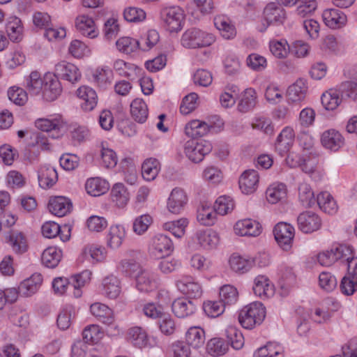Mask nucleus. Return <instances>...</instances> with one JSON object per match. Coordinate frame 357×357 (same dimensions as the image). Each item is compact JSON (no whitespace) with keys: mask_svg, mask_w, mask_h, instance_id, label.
Masks as SVG:
<instances>
[{"mask_svg":"<svg viewBox=\"0 0 357 357\" xmlns=\"http://www.w3.org/2000/svg\"><path fill=\"white\" fill-rule=\"evenodd\" d=\"M266 307L258 301L245 306L238 314V321L243 328L252 329L261 324L266 317Z\"/></svg>","mask_w":357,"mask_h":357,"instance_id":"1","label":"nucleus"},{"mask_svg":"<svg viewBox=\"0 0 357 357\" xmlns=\"http://www.w3.org/2000/svg\"><path fill=\"white\" fill-rule=\"evenodd\" d=\"M215 40V36L199 29L192 27L187 29L182 35L181 45L189 49L203 48L211 45Z\"/></svg>","mask_w":357,"mask_h":357,"instance_id":"2","label":"nucleus"},{"mask_svg":"<svg viewBox=\"0 0 357 357\" xmlns=\"http://www.w3.org/2000/svg\"><path fill=\"white\" fill-rule=\"evenodd\" d=\"M160 17L167 30L169 32H178L184 23L185 13L180 6H169L161 10Z\"/></svg>","mask_w":357,"mask_h":357,"instance_id":"3","label":"nucleus"},{"mask_svg":"<svg viewBox=\"0 0 357 357\" xmlns=\"http://www.w3.org/2000/svg\"><path fill=\"white\" fill-rule=\"evenodd\" d=\"M174 250V245L169 237L165 234H157L150 241L149 254L155 259L169 256Z\"/></svg>","mask_w":357,"mask_h":357,"instance_id":"4","label":"nucleus"},{"mask_svg":"<svg viewBox=\"0 0 357 357\" xmlns=\"http://www.w3.org/2000/svg\"><path fill=\"white\" fill-rule=\"evenodd\" d=\"M213 146L210 142L201 139L199 141H188L185 146L187 157L194 162L202 161L204 156L212 151Z\"/></svg>","mask_w":357,"mask_h":357,"instance_id":"5","label":"nucleus"},{"mask_svg":"<svg viewBox=\"0 0 357 357\" xmlns=\"http://www.w3.org/2000/svg\"><path fill=\"white\" fill-rule=\"evenodd\" d=\"M273 234L282 250L287 251L291 249L295 234L292 225L286 222H279L274 227Z\"/></svg>","mask_w":357,"mask_h":357,"instance_id":"6","label":"nucleus"},{"mask_svg":"<svg viewBox=\"0 0 357 357\" xmlns=\"http://www.w3.org/2000/svg\"><path fill=\"white\" fill-rule=\"evenodd\" d=\"M298 229L303 233L309 234L319 230L321 226L320 217L312 211H305L297 218Z\"/></svg>","mask_w":357,"mask_h":357,"instance_id":"7","label":"nucleus"},{"mask_svg":"<svg viewBox=\"0 0 357 357\" xmlns=\"http://www.w3.org/2000/svg\"><path fill=\"white\" fill-rule=\"evenodd\" d=\"M54 75L58 79L60 78L71 83L77 82L81 77L78 68L75 65L64 61L55 66Z\"/></svg>","mask_w":357,"mask_h":357,"instance_id":"8","label":"nucleus"},{"mask_svg":"<svg viewBox=\"0 0 357 357\" xmlns=\"http://www.w3.org/2000/svg\"><path fill=\"white\" fill-rule=\"evenodd\" d=\"M196 303L188 297L178 298L172 303L173 313L178 318H185L193 314L196 310Z\"/></svg>","mask_w":357,"mask_h":357,"instance_id":"9","label":"nucleus"},{"mask_svg":"<svg viewBox=\"0 0 357 357\" xmlns=\"http://www.w3.org/2000/svg\"><path fill=\"white\" fill-rule=\"evenodd\" d=\"M42 233L45 237L49 238L59 236L63 242H66L70 239V228L67 225L61 227L54 222H47L42 226Z\"/></svg>","mask_w":357,"mask_h":357,"instance_id":"10","label":"nucleus"},{"mask_svg":"<svg viewBox=\"0 0 357 357\" xmlns=\"http://www.w3.org/2000/svg\"><path fill=\"white\" fill-rule=\"evenodd\" d=\"M43 96L47 101H54L61 94L62 88L59 80L54 75H46L44 77Z\"/></svg>","mask_w":357,"mask_h":357,"instance_id":"11","label":"nucleus"},{"mask_svg":"<svg viewBox=\"0 0 357 357\" xmlns=\"http://www.w3.org/2000/svg\"><path fill=\"white\" fill-rule=\"evenodd\" d=\"M234 231L236 234L241 236H257L261 232V226L256 220L244 219L235 224Z\"/></svg>","mask_w":357,"mask_h":357,"instance_id":"12","label":"nucleus"},{"mask_svg":"<svg viewBox=\"0 0 357 357\" xmlns=\"http://www.w3.org/2000/svg\"><path fill=\"white\" fill-rule=\"evenodd\" d=\"M259 174L254 169L245 170L239 178V188L246 195L253 193L257 188Z\"/></svg>","mask_w":357,"mask_h":357,"instance_id":"13","label":"nucleus"},{"mask_svg":"<svg viewBox=\"0 0 357 357\" xmlns=\"http://www.w3.org/2000/svg\"><path fill=\"white\" fill-rule=\"evenodd\" d=\"M188 201L185 191L179 188L172 190L167 202V208L172 213H179Z\"/></svg>","mask_w":357,"mask_h":357,"instance_id":"14","label":"nucleus"},{"mask_svg":"<svg viewBox=\"0 0 357 357\" xmlns=\"http://www.w3.org/2000/svg\"><path fill=\"white\" fill-rule=\"evenodd\" d=\"M321 142L326 149L336 151L344 145V139L340 132L331 129L323 132Z\"/></svg>","mask_w":357,"mask_h":357,"instance_id":"15","label":"nucleus"},{"mask_svg":"<svg viewBox=\"0 0 357 357\" xmlns=\"http://www.w3.org/2000/svg\"><path fill=\"white\" fill-rule=\"evenodd\" d=\"M49 211L58 217H63L70 212L73 204L70 199L64 197L52 198L48 204Z\"/></svg>","mask_w":357,"mask_h":357,"instance_id":"16","label":"nucleus"},{"mask_svg":"<svg viewBox=\"0 0 357 357\" xmlns=\"http://www.w3.org/2000/svg\"><path fill=\"white\" fill-rule=\"evenodd\" d=\"M77 95L83 100L81 104L83 110L90 112L97 105L98 96L92 88L82 86L77 90Z\"/></svg>","mask_w":357,"mask_h":357,"instance_id":"17","label":"nucleus"},{"mask_svg":"<svg viewBox=\"0 0 357 357\" xmlns=\"http://www.w3.org/2000/svg\"><path fill=\"white\" fill-rule=\"evenodd\" d=\"M285 15V10L275 3H268L264 10V19L268 24H282Z\"/></svg>","mask_w":357,"mask_h":357,"instance_id":"18","label":"nucleus"},{"mask_svg":"<svg viewBox=\"0 0 357 357\" xmlns=\"http://www.w3.org/2000/svg\"><path fill=\"white\" fill-rule=\"evenodd\" d=\"M294 139V130L289 127L284 128L278 136L275 142V149L280 155H283L289 151Z\"/></svg>","mask_w":357,"mask_h":357,"instance_id":"19","label":"nucleus"},{"mask_svg":"<svg viewBox=\"0 0 357 357\" xmlns=\"http://www.w3.org/2000/svg\"><path fill=\"white\" fill-rule=\"evenodd\" d=\"M323 20L326 26L331 29H338L347 21L346 15L337 9H327L323 13Z\"/></svg>","mask_w":357,"mask_h":357,"instance_id":"20","label":"nucleus"},{"mask_svg":"<svg viewBox=\"0 0 357 357\" xmlns=\"http://www.w3.org/2000/svg\"><path fill=\"white\" fill-rule=\"evenodd\" d=\"M75 26L81 34L90 38H94L98 34V31L96 28L93 20L86 15L77 17L76 19Z\"/></svg>","mask_w":357,"mask_h":357,"instance_id":"21","label":"nucleus"},{"mask_svg":"<svg viewBox=\"0 0 357 357\" xmlns=\"http://www.w3.org/2000/svg\"><path fill=\"white\" fill-rule=\"evenodd\" d=\"M307 91L305 80L297 79L293 84L289 86L287 96L288 100L292 102H298L303 100Z\"/></svg>","mask_w":357,"mask_h":357,"instance_id":"22","label":"nucleus"},{"mask_svg":"<svg viewBox=\"0 0 357 357\" xmlns=\"http://www.w3.org/2000/svg\"><path fill=\"white\" fill-rule=\"evenodd\" d=\"M211 128H213V127L204 121L193 120L185 125V133L190 137L196 138L206 135Z\"/></svg>","mask_w":357,"mask_h":357,"instance_id":"23","label":"nucleus"},{"mask_svg":"<svg viewBox=\"0 0 357 357\" xmlns=\"http://www.w3.org/2000/svg\"><path fill=\"white\" fill-rule=\"evenodd\" d=\"M90 311L100 322L107 326L113 324L112 311L107 305L100 303H95L91 305Z\"/></svg>","mask_w":357,"mask_h":357,"instance_id":"24","label":"nucleus"},{"mask_svg":"<svg viewBox=\"0 0 357 357\" xmlns=\"http://www.w3.org/2000/svg\"><path fill=\"white\" fill-rule=\"evenodd\" d=\"M126 237L125 228L120 225L110 227L107 236V245L112 249L119 248Z\"/></svg>","mask_w":357,"mask_h":357,"instance_id":"25","label":"nucleus"},{"mask_svg":"<svg viewBox=\"0 0 357 357\" xmlns=\"http://www.w3.org/2000/svg\"><path fill=\"white\" fill-rule=\"evenodd\" d=\"M87 193L91 196H100L109 189V183L99 177L89 178L85 184Z\"/></svg>","mask_w":357,"mask_h":357,"instance_id":"26","label":"nucleus"},{"mask_svg":"<svg viewBox=\"0 0 357 357\" xmlns=\"http://www.w3.org/2000/svg\"><path fill=\"white\" fill-rule=\"evenodd\" d=\"M130 113L134 120L138 123H144L149 116V110L145 102L136 98L130 104Z\"/></svg>","mask_w":357,"mask_h":357,"instance_id":"27","label":"nucleus"},{"mask_svg":"<svg viewBox=\"0 0 357 357\" xmlns=\"http://www.w3.org/2000/svg\"><path fill=\"white\" fill-rule=\"evenodd\" d=\"M186 344L199 348L205 342V331L200 327H190L185 334Z\"/></svg>","mask_w":357,"mask_h":357,"instance_id":"28","label":"nucleus"},{"mask_svg":"<svg viewBox=\"0 0 357 357\" xmlns=\"http://www.w3.org/2000/svg\"><path fill=\"white\" fill-rule=\"evenodd\" d=\"M214 24L225 39H231L236 36V29L226 16H216L214 18Z\"/></svg>","mask_w":357,"mask_h":357,"instance_id":"29","label":"nucleus"},{"mask_svg":"<svg viewBox=\"0 0 357 357\" xmlns=\"http://www.w3.org/2000/svg\"><path fill=\"white\" fill-rule=\"evenodd\" d=\"M62 257V252L56 247L46 248L41 257L43 264L48 268H55L60 262Z\"/></svg>","mask_w":357,"mask_h":357,"instance_id":"30","label":"nucleus"},{"mask_svg":"<svg viewBox=\"0 0 357 357\" xmlns=\"http://www.w3.org/2000/svg\"><path fill=\"white\" fill-rule=\"evenodd\" d=\"M6 32L13 42H20L23 38V26L20 18L12 17L6 24Z\"/></svg>","mask_w":357,"mask_h":357,"instance_id":"31","label":"nucleus"},{"mask_svg":"<svg viewBox=\"0 0 357 357\" xmlns=\"http://www.w3.org/2000/svg\"><path fill=\"white\" fill-rule=\"evenodd\" d=\"M58 179V174L56 169L50 166L43 167L38 173V181L42 188H50L52 186Z\"/></svg>","mask_w":357,"mask_h":357,"instance_id":"32","label":"nucleus"},{"mask_svg":"<svg viewBox=\"0 0 357 357\" xmlns=\"http://www.w3.org/2000/svg\"><path fill=\"white\" fill-rule=\"evenodd\" d=\"M136 287L138 290H148L158 288V280L148 271H143L135 278Z\"/></svg>","mask_w":357,"mask_h":357,"instance_id":"33","label":"nucleus"},{"mask_svg":"<svg viewBox=\"0 0 357 357\" xmlns=\"http://www.w3.org/2000/svg\"><path fill=\"white\" fill-rule=\"evenodd\" d=\"M8 242L13 250L17 254H22L27 251V241L26 237L22 232L12 231L8 236Z\"/></svg>","mask_w":357,"mask_h":357,"instance_id":"34","label":"nucleus"},{"mask_svg":"<svg viewBox=\"0 0 357 357\" xmlns=\"http://www.w3.org/2000/svg\"><path fill=\"white\" fill-rule=\"evenodd\" d=\"M112 201L119 207H124L129 201L130 195L123 183H118L113 185L111 190Z\"/></svg>","mask_w":357,"mask_h":357,"instance_id":"35","label":"nucleus"},{"mask_svg":"<svg viewBox=\"0 0 357 357\" xmlns=\"http://www.w3.org/2000/svg\"><path fill=\"white\" fill-rule=\"evenodd\" d=\"M226 342L234 349H240L244 345V337L242 333L236 327L230 326L225 331Z\"/></svg>","mask_w":357,"mask_h":357,"instance_id":"36","label":"nucleus"},{"mask_svg":"<svg viewBox=\"0 0 357 357\" xmlns=\"http://www.w3.org/2000/svg\"><path fill=\"white\" fill-rule=\"evenodd\" d=\"M316 203L326 213L334 214L337 206L333 197L328 192H323L317 195Z\"/></svg>","mask_w":357,"mask_h":357,"instance_id":"37","label":"nucleus"},{"mask_svg":"<svg viewBox=\"0 0 357 357\" xmlns=\"http://www.w3.org/2000/svg\"><path fill=\"white\" fill-rule=\"evenodd\" d=\"M256 91L249 88L241 94V100L238 105V109L241 112H247L253 109L256 105Z\"/></svg>","mask_w":357,"mask_h":357,"instance_id":"38","label":"nucleus"},{"mask_svg":"<svg viewBox=\"0 0 357 357\" xmlns=\"http://www.w3.org/2000/svg\"><path fill=\"white\" fill-rule=\"evenodd\" d=\"M198 243L204 249H211L216 246L219 242L218 234L212 231H199L196 233Z\"/></svg>","mask_w":357,"mask_h":357,"instance_id":"39","label":"nucleus"},{"mask_svg":"<svg viewBox=\"0 0 357 357\" xmlns=\"http://www.w3.org/2000/svg\"><path fill=\"white\" fill-rule=\"evenodd\" d=\"M231 268L236 273H243L248 271L254 264V260L245 259L243 257L233 254L229 260Z\"/></svg>","mask_w":357,"mask_h":357,"instance_id":"40","label":"nucleus"},{"mask_svg":"<svg viewBox=\"0 0 357 357\" xmlns=\"http://www.w3.org/2000/svg\"><path fill=\"white\" fill-rule=\"evenodd\" d=\"M266 195L269 203L276 204L285 198L287 195L286 185L283 183H273L268 188Z\"/></svg>","mask_w":357,"mask_h":357,"instance_id":"41","label":"nucleus"},{"mask_svg":"<svg viewBox=\"0 0 357 357\" xmlns=\"http://www.w3.org/2000/svg\"><path fill=\"white\" fill-rule=\"evenodd\" d=\"M128 340L133 345L142 348L148 342L147 334L141 327L131 328L128 333Z\"/></svg>","mask_w":357,"mask_h":357,"instance_id":"42","label":"nucleus"},{"mask_svg":"<svg viewBox=\"0 0 357 357\" xmlns=\"http://www.w3.org/2000/svg\"><path fill=\"white\" fill-rule=\"evenodd\" d=\"M299 200L302 205L306 208L312 207L316 204L314 192L310 185L305 183L300 184L298 188Z\"/></svg>","mask_w":357,"mask_h":357,"instance_id":"43","label":"nucleus"},{"mask_svg":"<svg viewBox=\"0 0 357 357\" xmlns=\"http://www.w3.org/2000/svg\"><path fill=\"white\" fill-rule=\"evenodd\" d=\"M159 162L155 158L146 160L142 165V174L146 181H153L159 172Z\"/></svg>","mask_w":357,"mask_h":357,"instance_id":"44","label":"nucleus"},{"mask_svg":"<svg viewBox=\"0 0 357 357\" xmlns=\"http://www.w3.org/2000/svg\"><path fill=\"white\" fill-rule=\"evenodd\" d=\"M321 102L326 110H334L341 102L339 92L335 89H329L322 94Z\"/></svg>","mask_w":357,"mask_h":357,"instance_id":"45","label":"nucleus"},{"mask_svg":"<svg viewBox=\"0 0 357 357\" xmlns=\"http://www.w3.org/2000/svg\"><path fill=\"white\" fill-rule=\"evenodd\" d=\"M188 224L185 218H181L177 220H173L165 222L163 225V229L170 231L175 237L181 238L185 234V229Z\"/></svg>","mask_w":357,"mask_h":357,"instance_id":"46","label":"nucleus"},{"mask_svg":"<svg viewBox=\"0 0 357 357\" xmlns=\"http://www.w3.org/2000/svg\"><path fill=\"white\" fill-rule=\"evenodd\" d=\"M281 347L273 342H268L265 346L258 349L253 357H283Z\"/></svg>","mask_w":357,"mask_h":357,"instance_id":"47","label":"nucleus"},{"mask_svg":"<svg viewBox=\"0 0 357 357\" xmlns=\"http://www.w3.org/2000/svg\"><path fill=\"white\" fill-rule=\"evenodd\" d=\"M208 353L213 356L223 355L228 349V345L226 340L222 338H212L206 345Z\"/></svg>","mask_w":357,"mask_h":357,"instance_id":"48","label":"nucleus"},{"mask_svg":"<svg viewBox=\"0 0 357 357\" xmlns=\"http://www.w3.org/2000/svg\"><path fill=\"white\" fill-rule=\"evenodd\" d=\"M216 211L208 206H202L197 210V220L203 225L211 226L215 222Z\"/></svg>","mask_w":357,"mask_h":357,"instance_id":"49","label":"nucleus"},{"mask_svg":"<svg viewBox=\"0 0 357 357\" xmlns=\"http://www.w3.org/2000/svg\"><path fill=\"white\" fill-rule=\"evenodd\" d=\"M234 202L229 196H220L214 204V210L217 213L224 215L231 212L234 208Z\"/></svg>","mask_w":357,"mask_h":357,"instance_id":"50","label":"nucleus"},{"mask_svg":"<svg viewBox=\"0 0 357 357\" xmlns=\"http://www.w3.org/2000/svg\"><path fill=\"white\" fill-rule=\"evenodd\" d=\"M44 79L40 78V75L37 71L31 72L26 79V86L29 92L33 95L38 94L44 86Z\"/></svg>","mask_w":357,"mask_h":357,"instance_id":"51","label":"nucleus"},{"mask_svg":"<svg viewBox=\"0 0 357 357\" xmlns=\"http://www.w3.org/2000/svg\"><path fill=\"white\" fill-rule=\"evenodd\" d=\"M116 45L120 52L130 54L139 48V42L130 37H121L116 41Z\"/></svg>","mask_w":357,"mask_h":357,"instance_id":"52","label":"nucleus"},{"mask_svg":"<svg viewBox=\"0 0 357 357\" xmlns=\"http://www.w3.org/2000/svg\"><path fill=\"white\" fill-rule=\"evenodd\" d=\"M143 270L140 264L134 259H123L121 262V271L127 276L136 278Z\"/></svg>","mask_w":357,"mask_h":357,"instance_id":"53","label":"nucleus"},{"mask_svg":"<svg viewBox=\"0 0 357 357\" xmlns=\"http://www.w3.org/2000/svg\"><path fill=\"white\" fill-rule=\"evenodd\" d=\"M203 310L206 314L211 318L221 315L225 311L224 305L220 301H206L203 303Z\"/></svg>","mask_w":357,"mask_h":357,"instance_id":"54","label":"nucleus"},{"mask_svg":"<svg viewBox=\"0 0 357 357\" xmlns=\"http://www.w3.org/2000/svg\"><path fill=\"white\" fill-rule=\"evenodd\" d=\"M91 272L86 270L70 278V287L75 290L84 287L91 281Z\"/></svg>","mask_w":357,"mask_h":357,"instance_id":"55","label":"nucleus"},{"mask_svg":"<svg viewBox=\"0 0 357 357\" xmlns=\"http://www.w3.org/2000/svg\"><path fill=\"white\" fill-rule=\"evenodd\" d=\"M271 53L278 59H284L290 52V47L286 40L271 41L270 43Z\"/></svg>","mask_w":357,"mask_h":357,"instance_id":"56","label":"nucleus"},{"mask_svg":"<svg viewBox=\"0 0 357 357\" xmlns=\"http://www.w3.org/2000/svg\"><path fill=\"white\" fill-rule=\"evenodd\" d=\"M43 284V277L40 273H34L30 278L24 280L20 284L18 290H37Z\"/></svg>","mask_w":357,"mask_h":357,"instance_id":"57","label":"nucleus"},{"mask_svg":"<svg viewBox=\"0 0 357 357\" xmlns=\"http://www.w3.org/2000/svg\"><path fill=\"white\" fill-rule=\"evenodd\" d=\"M8 96L10 101L17 105H23L27 101V93L22 88L12 86L8 91Z\"/></svg>","mask_w":357,"mask_h":357,"instance_id":"58","label":"nucleus"},{"mask_svg":"<svg viewBox=\"0 0 357 357\" xmlns=\"http://www.w3.org/2000/svg\"><path fill=\"white\" fill-rule=\"evenodd\" d=\"M123 17L129 22H139L145 20L146 13L139 8L128 7L123 11Z\"/></svg>","mask_w":357,"mask_h":357,"instance_id":"59","label":"nucleus"},{"mask_svg":"<svg viewBox=\"0 0 357 357\" xmlns=\"http://www.w3.org/2000/svg\"><path fill=\"white\" fill-rule=\"evenodd\" d=\"M158 319L159 328L163 334L170 335L174 333L176 329L175 323L169 314L164 313Z\"/></svg>","mask_w":357,"mask_h":357,"instance_id":"60","label":"nucleus"},{"mask_svg":"<svg viewBox=\"0 0 357 357\" xmlns=\"http://www.w3.org/2000/svg\"><path fill=\"white\" fill-rule=\"evenodd\" d=\"M197 98L198 95L196 93H190V94L185 96L183 98L180 106V112L185 115L188 114L192 112L197 107Z\"/></svg>","mask_w":357,"mask_h":357,"instance_id":"61","label":"nucleus"},{"mask_svg":"<svg viewBox=\"0 0 357 357\" xmlns=\"http://www.w3.org/2000/svg\"><path fill=\"white\" fill-rule=\"evenodd\" d=\"M83 340L86 343L96 344L101 336V333L97 325H90L82 332Z\"/></svg>","mask_w":357,"mask_h":357,"instance_id":"62","label":"nucleus"},{"mask_svg":"<svg viewBox=\"0 0 357 357\" xmlns=\"http://www.w3.org/2000/svg\"><path fill=\"white\" fill-rule=\"evenodd\" d=\"M94 80L100 87L105 89L111 84L112 73L107 69H97L93 75Z\"/></svg>","mask_w":357,"mask_h":357,"instance_id":"63","label":"nucleus"},{"mask_svg":"<svg viewBox=\"0 0 357 357\" xmlns=\"http://www.w3.org/2000/svg\"><path fill=\"white\" fill-rule=\"evenodd\" d=\"M248 66L254 70L262 71L267 66L265 57L258 54H251L247 58Z\"/></svg>","mask_w":357,"mask_h":357,"instance_id":"64","label":"nucleus"}]
</instances>
